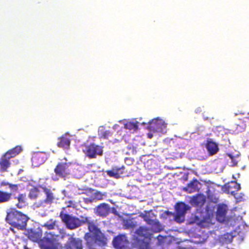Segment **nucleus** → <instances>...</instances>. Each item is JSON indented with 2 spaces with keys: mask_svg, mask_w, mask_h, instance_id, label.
I'll list each match as a JSON object with an SVG mask.
<instances>
[{
  "mask_svg": "<svg viewBox=\"0 0 249 249\" xmlns=\"http://www.w3.org/2000/svg\"><path fill=\"white\" fill-rule=\"evenodd\" d=\"M59 217L66 227L70 230L75 229L83 224H87L89 232L98 226L96 221L90 220L89 217H86L80 220L78 217L65 213L63 211L60 213Z\"/></svg>",
  "mask_w": 249,
  "mask_h": 249,
  "instance_id": "1",
  "label": "nucleus"
},
{
  "mask_svg": "<svg viewBox=\"0 0 249 249\" xmlns=\"http://www.w3.org/2000/svg\"><path fill=\"white\" fill-rule=\"evenodd\" d=\"M28 220L26 215L15 209H10L7 212L6 222L18 230H24Z\"/></svg>",
  "mask_w": 249,
  "mask_h": 249,
  "instance_id": "2",
  "label": "nucleus"
},
{
  "mask_svg": "<svg viewBox=\"0 0 249 249\" xmlns=\"http://www.w3.org/2000/svg\"><path fill=\"white\" fill-rule=\"evenodd\" d=\"M83 153L89 159H95L97 156H102L103 154V147L95 143H90L85 145Z\"/></svg>",
  "mask_w": 249,
  "mask_h": 249,
  "instance_id": "3",
  "label": "nucleus"
},
{
  "mask_svg": "<svg viewBox=\"0 0 249 249\" xmlns=\"http://www.w3.org/2000/svg\"><path fill=\"white\" fill-rule=\"evenodd\" d=\"M39 187L41 189L45 195V198L40 200L37 204V207L45 206L46 205L51 204L54 201L55 196L52 191L45 186L39 184Z\"/></svg>",
  "mask_w": 249,
  "mask_h": 249,
  "instance_id": "4",
  "label": "nucleus"
},
{
  "mask_svg": "<svg viewBox=\"0 0 249 249\" xmlns=\"http://www.w3.org/2000/svg\"><path fill=\"white\" fill-rule=\"evenodd\" d=\"M47 234L43 238L40 239L39 242V247L41 249H56L57 248L56 240L53 235Z\"/></svg>",
  "mask_w": 249,
  "mask_h": 249,
  "instance_id": "5",
  "label": "nucleus"
},
{
  "mask_svg": "<svg viewBox=\"0 0 249 249\" xmlns=\"http://www.w3.org/2000/svg\"><path fill=\"white\" fill-rule=\"evenodd\" d=\"M70 163L66 162H59L55 167L54 172L59 178H65L70 174Z\"/></svg>",
  "mask_w": 249,
  "mask_h": 249,
  "instance_id": "6",
  "label": "nucleus"
},
{
  "mask_svg": "<svg viewBox=\"0 0 249 249\" xmlns=\"http://www.w3.org/2000/svg\"><path fill=\"white\" fill-rule=\"evenodd\" d=\"M240 184L236 181H232L224 185V191L228 194H231L235 196L236 193L240 189Z\"/></svg>",
  "mask_w": 249,
  "mask_h": 249,
  "instance_id": "7",
  "label": "nucleus"
},
{
  "mask_svg": "<svg viewBox=\"0 0 249 249\" xmlns=\"http://www.w3.org/2000/svg\"><path fill=\"white\" fill-rule=\"evenodd\" d=\"M46 155L43 152H37L32 156V162L34 167H37L42 164L46 160Z\"/></svg>",
  "mask_w": 249,
  "mask_h": 249,
  "instance_id": "8",
  "label": "nucleus"
},
{
  "mask_svg": "<svg viewBox=\"0 0 249 249\" xmlns=\"http://www.w3.org/2000/svg\"><path fill=\"white\" fill-rule=\"evenodd\" d=\"M65 247L67 249H82V240L71 237L66 243Z\"/></svg>",
  "mask_w": 249,
  "mask_h": 249,
  "instance_id": "9",
  "label": "nucleus"
},
{
  "mask_svg": "<svg viewBox=\"0 0 249 249\" xmlns=\"http://www.w3.org/2000/svg\"><path fill=\"white\" fill-rule=\"evenodd\" d=\"M127 242L125 235H119L114 238L112 244L116 249H122L126 246Z\"/></svg>",
  "mask_w": 249,
  "mask_h": 249,
  "instance_id": "10",
  "label": "nucleus"
},
{
  "mask_svg": "<svg viewBox=\"0 0 249 249\" xmlns=\"http://www.w3.org/2000/svg\"><path fill=\"white\" fill-rule=\"evenodd\" d=\"M164 124L161 120L158 119H154L151 121L149 124V129L153 132H160L163 131L165 128Z\"/></svg>",
  "mask_w": 249,
  "mask_h": 249,
  "instance_id": "11",
  "label": "nucleus"
},
{
  "mask_svg": "<svg viewBox=\"0 0 249 249\" xmlns=\"http://www.w3.org/2000/svg\"><path fill=\"white\" fill-rule=\"evenodd\" d=\"M206 197L203 195L197 194L193 196L190 200V203L192 206L201 208L206 202Z\"/></svg>",
  "mask_w": 249,
  "mask_h": 249,
  "instance_id": "12",
  "label": "nucleus"
},
{
  "mask_svg": "<svg viewBox=\"0 0 249 249\" xmlns=\"http://www.w3.org/2000/svg\"><path fill=\"white\" fill-rule=\"evenodd\" d=\"M110 212V207L108 204L101 203L96 208V213L101 217H106Z\"/></svg>",
  "mask_w": 249,
  "mask_h": 249,
  "instance_id": "13",
  "label": "nucleus"
},
{
  "mask_svg": "<svg viewBox=\"0 0 249 249\" xmlns=\"http://www.w3.org/2000/svg\"><path fill=\"white\" fill-rule=\"evenodd\" d=\"M228 211L227 206L225 204L219 205L217 207L216 215L218 221L223 222L225 220Z\"/></svg>",
  "mask_w": 249,
  "mask_h": 249,
  "instance_id": "14",
  "label": "nucleus"
},
{
  "mask_svg": "<svg viewBox=\"0 0 249 249\" xmlns=\"http://www.w3.org/2000/svg\"><path fill=\"white\" fill-rule=\"evenodd\" d=\"M71 144V140L67 134H63L58 138L57 145L59 148L69 149Z\"/></svg>",
  "mask_w": 249,
  "mask_h": 249,
  "instance_id": "15",
  "label": "nucleus"
},
{
  "mask_svg": "<svg viewBox=\"0 0 249 249\" xmlns=\"http://www.w3.org/2000/svg\"><path fill=\"white\" fill-rule=\"evenodd\" d=\"M205 147L209 156L215 155L219 151L218 144L211 139L207 141Z\"/></svg>",
  "mask_w": 249,
  "mask_h": 249,
  "instance_id": "16",
  "label": "nucleus"
},
{
  "mask_svg": "<svg viewBox=\"0 0 249 249\" xmlns=\"http://www.w3.org/2000/svg\"><path fill=\"white\" fill-rule=\"evenodd\" d=\"M10 159L4 154L0 158V172L2 173L7 172L11 166Z\"/></svg>",
  "mask_w": 249,
  "mask_h": 249,
  "instance_id": "17",
  "label": "nucleus"
},
{
  "mask_svg": "<svg viewBox=\"0 0 249 249\" xmlns=\"http://www.w3.org/2000/svg\"><path fill=\"white\" fill-rule=\"evenodd\" d=\"M190 208L191 207L189 205L182 202L177 203L175 206L176 213H178V215H185L187 211L189 210Z\"/></svg>",
  "mask_w": 249,
  "mask_h": 249,
  "instance_id": "18",
  "label": "nucleus"
},
{
  "mask_svg": "<svg viewBox=\"0 0 249 249\" xmlns=\"http://www.w3.org/2000/svg\"><path fill=\"white\" fill-rule=\"evenodd\" d=\"M22 150V149L21 146L17 145L14 148L7 151L4 154V155L10 160L11 158H15L18 155Z\"/></svg>",
  "mask_w": 249,
  "mask_h": 249,
  "instance_id": "19",
  "label": "nucleus"
},
{
  "mask_svg": "<svg viewBox=\"0 0 249 249\" xmlns=\"http://www.w3.org/2000/svg\"><path fill=\"white\" fill-rule=\"evenodd\" d=\"M25 234L30 240L33 242H38L40 240V234L32 229L28 230Z\"/></svg>",
  "mask_w": 249,
  "mask_h": 249,
  "instance_id": "20",
  "label": "nucleus"
},
{
  "mask_svg": "<svg viewBox=\"0 0 249 249\" xmlns=\"http://www.w3.org/2000/svg\"><path fill=\"white\" fill-rule=\"evenodd\" d=\"M199 184V182L196 179H193L188 184L185 188V190L190 193L197 191L198 190Z\"/></svg>",
  "mask_w": 249,
  "mask_h": 249,
  "instance_id": "21",
  "label": "nucleus"
},
{
  "mask_svg": "<svg viewBox=\"0 0 249 249\" xmlns=\"http://www.w3.org/2000/svg\"><path fill=\"white\" fill-rule=\"evenodd\" d=\"M39 185H37L30 189L28 194V196L30 199L36 200L39 197L40 195V192L39 190Z\"/></svg>",
  "mask_w": 249,
  "mask_h": 249,
  "instance_id": "22",
  "label": "nucleus"
},
{
  "mask_svg": "<svg viewBox=\"0 0 249 249\" xmlns=\"http://www.w3.org/2000/svg\"><path fill=\"white\" fill-rule=\"evenodd\" d=\"M16 198L18 200V203L16 204L18 208L21 209L26 206V196L25 194H19Z\"/></svg>",
  "mask_w": 249,
  "mask_h": 249,
  "instance_id": "23",
  "label": "nucleus"
},
{
  "mask_svg": "<svg viewBox=\"0 0 249 249\" xmlns=\"http://www.w3.org/2000/svg\"><path fill=\"white\" fill-rule=\"evenodd\" d=\"M150 225L151 226V232L157 233L160 232L163 230L162 225L157 219L153 220Z\"/></svg>",
  "mask_w": 249,
  "mask_h": 249,
  "instance_id": "24",
  "label": "nucleus"
},
{
  "mask_svg": "<svg viewBox=\"0 0 249 249\" xmlns=\"http://www.w3.org/2000/svg\"><path fill=\"white\" fill-rule=\"evenodd\" d=\"M11 193L0 190V204L9 201L11 199Z\"/></svg>",
  "mask_w": 249,
  "mask_h": 249,
  "instance_id": "25",
  "label": "nucleus"
},
{
  "mask_svg": "<svg viewBox=\"0 0 249 249\" xmlns=\"http://www.w3.org/2000/svg\"><path fill=\"white\" fill-rule=\"evenodd\" d=\"M139 122H129L124 124V128L129 130L136 131L138 129Z\"/></svg>",
  "mask_w": 249,
  "mask_h": 249,
  "instance_id": "26",
  "label": "nucleus"
},
{
  "mask_svg": "<svg viewBox=\"0 0 249 249\" xmlns=\"http://www.w3.org/2000/svg\"><path fill=\"white\" fill-rule=\"evenodd\" d=\"M106 193H102L99 191H96L92 194V199L95 200H101L106 197Z\"/></svg>",
  "mask_w": 249,
  "mask_h": 249,
  "instance_id": "27",
  "label": "nucleus"
},
{
  "mask_svg": "<svg viewBox=\"0 0 249 249\" xmlns=\"http://www.w3.org/2000/svg\"><path fill=\"white\" fill-rule=\"evenodd\" d=\"M111 135V133L108 130L102 129L99 131V136L100 139H107Z\"/></svg>",
  "mask_w": 249,
  "mask_h": 249,
  "instance_id": "28",
  "label": "nucleus"
},
{
  "mask_svg": "<svg viewBox=\"0 0 249 249\" xmlns=\"http://www.w3.org/2000/svg\"><path fill=\"white\" fill-rule=\"evenodd\" d=\"M150 212H145L144 213L141 214V217L143 219V220L148 224H152V222L154 220L152 219L150 217Z\"/></svg>",
  "mask_w": 249,
  "mask_h": 249,
  "instance_id": "29",
  "label": "nucleus"
},
{
  "mask_svg": "<svg viewBox=\"0 0 249 249\" xmlns=\"http://www.w3.org/2000/svg\"><path fill=\"white\" fill-rule=\"evenodd\" d=\"M117 171V167H114L110 170H107L106 172L107 175L110 177L118 178H119V175H118Z\"/></svg>",
  "mask_w": 249,
  "mask_h": 249,
  "instance_id": "30",
  "label": "nucleus"
},
{
  "mask_svg": "<svg viewBox=\"0 0 249 249\" xmlns=\"http://www.w3.org/2000/svg\"><path fill=\"white\" fill-rule=\"evenodd\" d=\"M51 221V222H47L44 224L43 227L49 230L54 229L57 227L56 221L55 220L53 221L52 220Z\"/></svg>",
  "mask_w": 249,
  "mask_h": 249,
  "instance_id": "31",
  "label": "nucleus"
},
{
  "mask_svg": "<svg viewBox=\"0 0 249 249\" xmlns=\"http://www.w3.org/2000/svg\"><path fill=\"white\" fill-rule=\"evenodd\" d=\"M173 215H174V213L168 211H166L160 215V218L163 219H167Z\"/></svg>",
  "mask_w": 249,
  "mask_h": 249,
  "instance_id": "32",
  "label": "nucleus"
},
{
  "mask_svg": "<svg viewBox=\"0 0 249 249\" xmlns=\"http://www.w3.org/2000/svg\"><path fill=\"white\" fill-rule=\"evenodd\" d=\"M222 238L225 242L230 243L232 240V236L231 233H226L223 235Z\"/></svg>",
  "mask_w": 249,
  "mask_h": 249,
  "instance_id": "33",
  "label": "nucleus"
},
{
  "mask_svg": "<svg viewBox=\"0 0 249 249\" xmlns=\"http://www.w3.org/2000/svg\"><path fill=\"white\" fill-rule=\"evenodd\" d=\"M174 216V220L178 222V223H181L183 222L184 221V215L182 214H178V213H176V214H174L173 215Z\"/></svg>",
  "mask_w": 249,
  "mask_h": 249,
  "instance_id": "34",
  "label": "nucleus"
},
{
  "mask_svg": "<svg viewBox=\"0 0 249 249\" xmlns=\"http://www.w3.org/2000/svg\"><path fill=\"white\" fill-rule=\"evenodd\" d=\"M18 184H11L9 185V189L12 192H18Z\"/></svg>",
  "mask_w": 249,
  "mask_h": 249,
  "instance_id": "35",
  "label": "nucleus"
},
{
  "mask_svg": "<svg viewBox=\"0 0 249 249\" xmlns=\"http://www.w3.org/2000/svg\"><path fill=\"white\" fill-rule=\"evenodd\" d=\"M124 168L125 167L124 166L120 168L117 167V172L118 173V175H119V178L124 174Z\"/></svg>",
  "mask_w": 249,
  "mask_h": 249,
  "instance_id": "36",
  "label": "nucleus"
},
{
  "mask_svg": "<svg viewBox=\"0 0 249 249\" xmlns=\"http://www.w3.org/2000/svg\"><path fill=\"white\" fill-rule=\"evenodd\" d=\"M228 156L231 159V166H236L237 165V161L234 159L231 154H229Z\"/></svg>",
  "mask_w": 249,
  "mask_h": 249,
  "instance_id": "37",
  "label": "nucleus"
},
{
  "mask_svg": "<svg viewBox=\"0 0 249 249\" xmlns=\"http://www.w3.org/2000/svg\"><path fill=\"white\" fill-rule=\"evenodd\" d=\"M125 226L127 228H133L135 227V225L132 221L127 220L125 224Z\"/></svg>",
  "mask_w": 249,
  "mask_h": 249,
  "instance_id": "38",
  "label": "nucleus"
},
{
  "mask_svg": "<svg viewBox=\"0 0 249 249\" xmlns=\"http://www.w3.org/2000/svg\"><path fill=\"white\" fill-rule=\"evenodd\" d=\"M183 142V140L181 139H179L178 141H177V145H178V147L179 148H183L184 147V145L183 144H182V142Z\"/></svg>",
  "mask_w": 249,
  "mask_h": 249,
  "instance_id": "39",
  "label": "nucleus"
},
{
  "mask_svg": "<svg viewBox=\"0 0 249 249\" xmlns=\"http://www.w3.org/2000/svg\"><path fill=\"white\" fill-rule=\"evenodd\" d=\"M11 183L3 181L0 182V186H8L9 187V185H11Z\"/></svg>",
  "mask_w": 249,
  "mask_h": 249,
  "instance_id": "40",
  "label": "nucleus"
},
{
  "mask_svg": "<svg viewBox=\"0 0 249 249\" xmlns=\"http://www.w3.org/2000/svg\"><path fill=\"white\" fill-rule=\"evenodd\" d=\"M180 153L179 152L177 153L175 155H174V158H178V157L180 156Z\"/></svg>",
  "mask_w": 249,
  "mask_h": 249,
  "instance_id": "41",
  "label": "nucleus"
},
{
  "mask_svg": "<svg viewBox=\"0 0 249 249\" xmlns=\"http://www.w3.org/2000/svg\"><path fill=\"white\" fill-rule=\"evenodd\" d=\"M152 134H148V137L150 139H151L152 138Z\"/></svg>",
  "mask_w": 249,
  "mask_h": 249,
  "instance_id": "42",
  "label": "nucleus"
}]
</instances>
